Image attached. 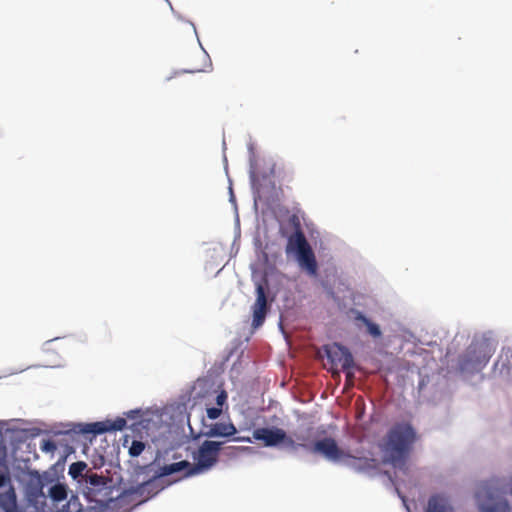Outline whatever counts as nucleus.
I'll return each instance as SVG.
<instances>
[{
  "label": "nucleus",
  "mask_w": 512,
  "mask_h": 512,
  "mask_svg": "<svg viewBox=\"0 0 512 512\" xmlns=\"http://www.w3.org/2000/svg\"><path fill=\"white\" fill-rule=\"evenodd\" d=\"M80 511H81V509H80V508H78V509H76V510H75V512H80Z\"/></svg>",
  "instance_id": "obj_34"
},
{
  "label": "nucleus",
  "mask_w": 512,
  "mask_h": 512,
  "mask_svg": "<svg viewBox=\"0 0 512 512\" xmlns=\"http://www.w3.org/2000/svg\"><path fill=\"white\" fill-rule=\"evenodd\" d=\"M496 346L494 341L485 336L474 338L459 358V368L463 372H478L489 362Z\"/></svg>",
  "instance_id": "obj_2"
},
{
  "label": "nucleus",
  "mask_w": 512,
  "mask_h": 512,
  "mask_svg": "<svg viewBox=\"0 0 512 512\" xmlns=\"http://www.w3.org/2000/svg\"><path fill=\"white\" fill-rule=\"evenodd\" d=\"M230 451H231V455H234L236 452H243V451H248L250 450L251 448L250 447H246V446H231L228 448Z\"/></svg>",
  "instance_id": "obj_30"
},
{
  "label": "nucleus",
  "mask_w": 512,
  "mask_h": 512,
  "mask_svg": "<svg viewBox=\"0 0 512 512\" xmlns=\"http://www.w3.org/2000/svg\"><path fill=\"white\" fill-rule=\"evenodd\" d=\"M505 492L512 495V475L508 478L504 486Z\"/></svg>",
  "instance_id": "obj_31"
},
{
  "label": "nucleus",
  "mask_w": 512,
  "mask_h": 512,
  "mask_svg": "<svg viewBox=\"0 0 512 512\" xmlns=\"http://www.w3.org/2000/svg\"><path fill=\"white\" fill-rule=\"evenodd\" d=\"M109 420L94 422L90 424L81 425L79 432L82 434L98 435L105 432H110Z\"/></svg>",
  "instance_id": "obj_19"
},
{
  "label": "nucleus",
  "mask_w": 512,
  "mask_h": 512,
  "mask_svg": "<svg viewBox=\"0 0 512 512\" xmlns=\"http://www.w3.org/2000/svg\"><path fill=\"white\" fill-rule=\"evenodd\" d=\"M126 420L124 418L118 417L117 419L111 421L109 420V426L111 431H121L126 427Z\"/></svg>",
  "instance_id": "obj_26"
},
{
  "label": "nucleus",
  "mask_w": 512,
  "mask_h": 512,
  "mask_svg": "<svg viewBox=\"0 0 512 512\" xmlns=\"http://www.w3.org/2000/svg\"><path fill=\"white\" fill-rule=\"evenodd\" d=\"M47 498L49 497L53 502L59 503L64 501L68 495V488L65 484L54 482L47 487Z\"/></svg>",
  "instance_id": "obj_17"
},
{
  "label": "nucleus",
  "mask_w": 512,
  "mask_h": 512,
  "mask_svg": "<svg viewBox=\"0 0 512 512\" xmlns=\"http://www.w3.org/2000/svg\"><path fill=\"white\" fill-rule=\"evenodd\" d=\"M332 374H333V376H334V377H335V376H337V377H339V376H340V373H339V371H338V370H334V369H333V370H332Z\"/></svg>",
  "instance_id": "obj_33"
},
{
  "label": "nucleus",
  "mask_w": 512,
  "mask_h": 512,
  "mask_svg": "<svg viewBox=\"0 0 512 512\" xmlns=\"http://www.w3.org/2000/svg\"><path fill=\"white\" fill-rule=\"evenodd\" d=\"M16 505V495L10 476L0 471V508L10 511Z\"/></svg>",
  "instance_id": "obj_10"
},
{
  "label": "nucleus",
  "mask_w": 512,
  "mask_h": 512,
  "mask_svg": "<svg viewBox=\"0 0 512 512\" xmlns=\"http://www.w3.org/2000/svg\"><path fill=\"white\" fill-rule=\"evenodd\" d=\"M192 467L193 466H192L191 463H189L186 460H183V461L171 463V464H168V465H164L160 469V475L161 476H168V475H172L174 473L184 472V475L186 476V473L188 471H190V469Z\"/></svg>",
  "instance_id": "obj_18"
},
{
  "label": "nucleus",
  "mask_w": 512,
  "mask_h": 512,
  "mask_svg": "<svg viewBox=\"0 0 512 512\" xmlns=\"http://www.w3.org/2000/svg\"><path fill=\"white\" fill-rule=\"evenodd\" d=\"M252 310V325L254 328H258L264 323L266 314L268 312L266 293L264 287L261 284H258L256 287V301L252 306Z\"/></svg>",
  "instance_id": "obj_9"
},
{
  "label": "nucleus",
  "mask_w": 512,
  "mask_h": 512,
  "mask_svg": "<svg viewBox=\"0 0 512 512\" xmlns=\"http://www.w3.org/2000/svg\"><path fill=\"white\" fill-rule=\"evenodd\" d=\"M223 443L218 441H204L198 449L195 459L197 463L186 473V476L198 474L211 468L218 460V453Z\"/></svg>",
  "instance_id": "obj_4"
},
{
  "label": "nucleus",
  "mask_w": 512,
  "mask_h": 512,
  "mask_svg": "<svg viewBox=\"0 0 512 512\" xmlns=\"http://www.w3.org/2000/svg\"><path fill=\"white\" fill-rule=\"evenodd\" d=\"M145 443L138 440H133L129 447V455L131 457H138L145 450Z\"/></svg>",
  "instance_id": "obj_24"
},
{
  "label": "nucleus",
  "mask_w": 512,
  "mask_h": 512,
  "mask_svg": "<svg viewBox=\"0 0 512 512\" xmlns=\"http://www.w3.org/2000/svg\"><path fill=\"white\" fill-rule=\"evenodd\" d=\"M325 352L332 368L341 366L342 369H347L355 366L353 355L341 344L333 343L327 345Z\"/></svg>",
  "instance_id": "obj_7"
},
{
  "label": "nucleus",
  "mask_w": 512,
  "mask_h": 512,
  "mask_svg": "<svg viewBox=\"0 0 512 512\" xmlns=\"http://www.w3.org/2000/svg\"><path fill=\"white\" fill-rule=\"evenodd\" d=\"M253 439L256 441H262L266 447H273L280 443H284L294 449L299 446L307 448L305 444H297L291 437L287 436L283 429L277 427L257 428L253 431Z\"/></svg>",
  "instance_id": "obj_5"
},
{
  "label": "nucleus",
  "mask_w": 512,
  "mask_h": 512,
  "mask_svg": "<svg viewBox=\"0 0 512 512\" xmlns=\"http://www.w3.org/2000/svg\"><path fill=\"white\" fill-rule=\"evenodd\" d=\"M310 451L315 454H321L332 462L341 461L345 456H349V452L341 449L335 439L331 437L316 441L310 448Z\"/></svg>",
  "instance_id": "obj_6"
},
{
  "label": "nucleus",
  "mask_w": 512,
  "mask_h": 512,
  "mask_svg": "<svg viewBox=\"0 0 512 512\" xmlns=\"http://www.w3.org/2000/svg\"><path fill=\"white\" fill-rule=\"evenodd\" d=\"M87 464L83 461L74 462L69 466V475L73 479L82 478V480H79V482L84 483V471L87 472Z\"/></svg>",
  "instance_id": "obj_22"
},
{
  "label": "nucleus",
  "mask_w": 512,
  "mask_h": 512,
  "mask_svg": "<svg viewBox=\"0 0 512 512\" xmlns=\"http://www.w3.org/2000/svg\"><path fill=\"white\" fill-rule=\"evenodd\" d=\"M296 255L299 266L310 276H316L318 266L311 246Z\"/></svg>",
  "instance_id": "obj_12"
},
{
  "label": "nucleus",
  "mask_w": 512,
  "mask_h": 512,
  "mask_svg": "<svg viewBox=\"0 0 512 512\" xmlns=\"http://www.w3.org/2000/svg\"><path fill=\"white\" fill-rule=\"evenodd\" d=\"M343 371L346 374V384L347 385H353V382H354V372L352 371V368L343 369Z\"/></svg>",
  "instance_id": "obj_28"
},
{
  "label": "nucleus",
  "mask_w": 512,
  "mask_h": 512,
  "mask_svg": "<svg viewBox=\"0 0 512 512\" xmlns=\"http://www.w3.org/2000/svg\"><path fill=\"white\" fill-rule=\"evenodd\" d=\"M415 441L416 432L410 424H395L388 431L381 447L384 462L395 468H403Z\"/></svg>",
  "instance_id": "obj_1"
},
{
  "label": "nucleus",
  "mask_w": 512,
  "mask_h": 512,
  "mask_svg": "<svg viewBox=\"0 0 512 512\" xmlns=\"http://www.w3.org/2000/svg\"><path fill=\"white\" fill-rule=\"evenodd\" d=\"M40 449L42 452L53 454L57 450V445L51 439H42L40 442Z\"/></svg>",
  "instance_id": "obj_25"
},
{
  "label": "nucleus",
  "mask_w": 512,
  "mask_h": 512,
  "mask_svg": "<svg viewBox=\"0 0 512 512\" xmlns=\"http://www.w3.org/2000/svg\"><path fill=\"white\" fill-rule=\"evenodd\" d=\"M54 482V478L45 473L32 477L27 485V494L32 501L44 503L47 499V487Z\"/></svg>",
  "instance_id": "obj_8"
},
{
  "label": "nucleus",
  "mask_w": 512,
  "mask_h": 512,
  "mask_svg": "<svg viewBox=\"0 0 512 512\" xmlns=\"http://www.w3.org/2000/svg\"><path fill=\"white\" fill-rule=\"evenodd\" d=\"M341 461H344L347 466L358 472L372 470L377 467V461L374 458L357 457L350 453L349 456H345Z\"/></svg>",
  "instance_id": "obj_11"
},
{
  "label": "nucleus",
  "mask_w": 512,
  "mask_h": 512,
  "mask_svg": "<svg viewBox=\"0 0 512 512\" xmlns=\"http://www.w3.org/2000/svg\"><path fill=\"white\" fill-rule=\"evenodd\" d=\"M236 432L237 430L233 423L218 422L212 424L205 435L208 437H231L235 435Z\"/></svg>",
  "instance_id": "obj_16"
},
{
  "label": "nucleus",
  "mask_w": 512,
  "mask_h": 512,
  "mask_svg": "<svg viewBox=\"0 0 512 512\" xmlns=\"http://www.w3.org/2000/svg\"><path fill=\"white\" fill-rule=\"evenodd\" d=\"M82 492L88 501L94 502L99 507H108L117 498L113 495L112 480L92 470L85 472Z\"/></svg>",
  "instance_id": "obj_3"
},
{
  "label": "nucleus",
  "mask_w": 512,
  "mask_h": 512,
  "mask_svg": "<svg viewBox=\"0 0 512 512\" xmlns=\"http://www.w3.org/2000/svg\"><path fill=\"white\" fill-rule=\"evenodd\" d=\"M425 512H454V508L446 495L434 494L429 498Z\"/></svg>",
  "instance_id": "obj_13"
},
{
  "label": "nucleus",
  "mask_w": 512,
  "mask_h": 512,
  "mask_svg": "<svg viewBox=\"0 0 512 512\" xmlns=\"http://www.w3.org/2000/svg\"><path fill=\"white\" fill-rule=\"evenodd\" d=\"M355 319L357 321H361L364 325H366L369 334H371L373 337L381 336V330H380L379 326L377 324L371 322L362 313L358 312Z\"/></svg>",
  "instance_id": "obj_23"
},
{
  "label": "nucleus",
  "mask_w": 512,
  "mask_h": 512,
  "mask_svg": "<svg viewBox=\"0 0 512 512\" xmlns=\"http://www.w3.org/2000/svg\"><path fill=\"white\" fill-rule=\"evenodd\" d=\"M222 409L219 407H211L207 409V416L209 419H217L221 415Z\"/></svg>",
  "instance_id": "obj_27"
},
{
  "label": "nucleus",
  "mask_w": 512,
  "mask_h": 512,
  "mask_svg": "<svg viewBox=\"0 0 512 512\" xmlns=\"http://www.w3.org/2000/svg\"><path fill=\"white\" fill-rule=\"evenodd\" d=\"M234 440L237 441V442L252 443V439L250 437H245V436L236 437V438H234Z\"/></svg>",
  "instance_id": "obj_32"
},
{
  "label": "nucleus",
  "mask_w": 512,
  "mask_h": 512,
  "mask_svg": "<svg viewBox=\"0 0 512 512\" xmlns=\"http://www.w3.org/2000/svg\"><path fill=\"white\" fill-rule=\"evenodd\" d=\"M481 512H512L511 506L506 499L492 501L489 504H479Z\"/></svg>",
  "instance_id": "obj_20"
},
{
  "label": "nucleus",
  "mask_w": 512,
  "mask_h": 512,
  "mask_svg": "<svg viewBox=\"0 0 512 512\" xmlns=\"http://www.w3.org/2000/svg\"><path fill=\"white\" fill-rule=\"evenodd\" d=\"M226 400H227V394L225 391H221L216 397V403L218 406H220V408L223 406V404L226 402Z\"/></svg>",
  "instance_id": "obj_29"
},
{
  "label": "nucleus",
  "mask_w": 512,
  "mask_h": 512,
  "mask_svg": "<svg viewBox=\"0 0 512 512\" xmlns=\"http://www.w3.org/2000/svg\"><path fill=\"white\" fill-rule=\"evenodd\" d=\"M310 247L304 233L297 229L288 237L287 252H295L296 254Z\"/></svg>",
  "instance_id": "obj_15"
},
{
  "label": "nucleus",
  "mask_w": 512,
  "mask_h": 512,
  "mask_svg": "<svg viewBox=\"0 0 512 512\" xmlns=\"http://www.w3.org/2000/svg\"><path fill=\"white\" fill-rule=\"evenodd\" d=\"M157 491L158 490L156 488L155 481L149 480L138 484L135 487L127 489L125 493L128 495H137L140 498L139 502H143L148 500L151 496L155 495Z\"/></svg>",
  "instance_id": "obj_14"
},
{
  "label": "nucleus",
  "mask_w": 512,
  "mask_h": 512,
  "mask_svg": "<svg viewBox=\"0 0 512 512\" xmlns=\"http://www.w3.org/2000/svg\"><path fill=\"white\" fill-rule=\"evenodd\" d=\"M496 366H500L501 372L503 370L509 372L512 369V348L508 347L502 349L498 357Z\"/></svg>",
  "instance_id": "obj_21"
}]
</instances>
